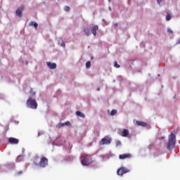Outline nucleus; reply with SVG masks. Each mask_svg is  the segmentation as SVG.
I'll use <instances>...</instances> for the list:
<instances>
[{
	"mask_svg": "<svg viewBox=\"0 0 180 180\" xmlns=\"http://www.w3.org/2000/svg\"><path fill=\"white\" fill-rule=\"evenodd\" d=\"M81 163L84 166H88L93 163V160L89 155L82 153L81 156Z\"/></svg>",
	"mask_w": 180,
	"mask_h": 180,
	"instance_id": "nucleus-2",
	"label": "nucleus"
},
{
	"mask_svg": "<svg viewBox=\"0 0 180 180\" xmlns=\"http://www.w3.org/2000/svg\"><path fill=\"white\" fill-rule=\"evenodd\" d=\"M176 135L174 134H171L169 136V140L167 141V150H172L174 149L176 146Z\"/></svg>",
	"mask_w": 180,
	"mask_h": 180,
	"instance_id": "nucleus-1",
	"label": "nucleus"
},
{
	"mask_svg": "<svg viewBox=\"0 0 180 180\" xmlns=\"http://www.w3.org/2000/svg\"><path fill=\"white\" fill-rule=\"evenodd\" d=\"M64 10L68 12V11H70V6H65Z\"/></svg>",
	"mask_w": 180,
	"mask_h": 180,
	"instance_id": "nucleus-22",
	"label": "nucleus"
},
{
	"mask_svg": "<svg viewBox=\"0 0 180 180\" xmlns=\"http://www.w3.org/2000/svg\"><path fill=\"white\" fill-rule=\"evenodd\" d=\"M99 29V27L97 25H94V27H91V33L94 34V37H96L97 30Z\"/></svg>",
	"mask_w": 180,
	"mask_h": 180,
	"instance_id": "nucleus-9",
	"label": "nucleus"
},
{
	"mask_svg": "<svg viewBox=\"0 0 180 180\" xmlns=\"http://www.w3.org/2000/svg\"><path fill=\"white\" fill-rule=\"evenodd\" d=\"M22 174V171H20V172H18V173H17V174H18V175H21Z\"/></svg>",
	"mask_w": 180,
	"mask_h": 180,
	"instance_id": "nucleus-27",
	"label": "nucleus"
},
{
	"mask_svg": "<svg viewBox=\"0 0 180 180\" xmlns=\"http://www.w3.org/2000/svg\"><path fill=\"white\" fill-rule=\"evenodd\" d=\"M129 134V129H124V131L122 132V137H127Z\"/></svg>",
	"mask_w": 180,
	"mask_h": 180,
	"instance_id": "nucleus-13",
	"label": "nucleus"
},
{
	"mask_svg": "<svg viewBox=\"0 0 180 180\" xmlns=\"http://www.w3.org/2000/svg\"><path fill=\"white\" fill-rule=\"evenodd\" d=\"M71 124L70 122H66L65 123H59L58 127V128H61L62 127H65V126H70Z\"/></svg>",
	"mask_w": 180,
	"mask_h": 180,
	"instance_id": "nucleus-12",
	"label": "nucleus"
},
{
	"mask_svg": "<svg viewBox=\"0 0 180 180\" xmlns=\"http://www.w3.org/2000/svg\"><path fill=\"white\" fill-rule=\"evenodd\" d=\"M8 142L10 144H18L19 141H18V139H17L15 138H9Z\"/></svg>",
	"mask_w": 180,
	"mask_h": 180,
	"instance_id": "nucleus-10",
	"label": "nucleus"
},
{
	"mask_svg": "<svg viewBox=\"0 0 180 180\" xmlns=\"http://www.w3.org/2000/svg\"><path fill=\"white\" fill-rule=\"evenodd\" d=\"M24 9H25L24 6H22L21 7L17 8V10L15 11L16 15L20 18L22 17V11H24Z\"/></svg>",
	"mask_w": 180,
	"mask_h": 180,
	"instance_id": "nucleus-8",
	"label": "nucleus"
},
{
	"mask_svg": "<svg viewBox=\"0 0 180 180\" xmlns=\"http://www.w3.org/2000/svg\"><path fill=\"white\" fill-rule=\"evenodd\" d=\"M136 124L140 127H147L146 122H143L136 121Z\"/></svg>",
	"mask_w": 180,
	"mask_h": 180,
	"instance_id": "nucleus-14",
	"label": "nucleus"
},
{
	"mask_svg": "<svg viewBox=\"0 0 180 180\" xmlns=\"http://www.w3.org/2000/svg\"><path fill=\"white\" fill-rule=\"evenodd\" d=\"M115 145L117 146H120V145H122V143L120 141H117V142H115Z\"/></svg>",
	"mask_w": 180,
	"mask_h": 180,
	"instance_id": "nucleus-24",
	"label": "nucleus"
},
{
	"mask_svg": "<svg viewBox=\"0 0 180 180\" xmlns=\"http://www.w3.org/2000/svg\"><path fill=\"white\" fill-rule=\"evenodd\" d=\"M167 33H169L170 34H173V31L171 29L167 28Z\"/></svg>",
	"mask_w": 180,
	"mask_h": 180,
	"instance_id": "nucleus-23",
	"label": "nucleus"
},
{
	"mask_svg": "<svg viewBox=\"0 0 180 180\" xmlns=\"http://www.w3.org/2000/svg\"><path fill=\"white\" fill-rule=\"evenodd\" d=\"M30 94H31V95L32 96H35L36 94L35 91H32V89H31V91H30Z\"/></svg>",
	"mask_w": 180,
	"mask_h": 180,
	"instance_id": "nucleus-25",
	"label": "nucleus"
},
{
	"mask_svg": "<svg viewBox=\"0 0 180 180\" xmlns=\"http://www.w3.org/2000/svg\"><path fill=\"white\" fill-rule=\"evenodd\" d=\"M102 21H103V22H105V20H104V19H102Z\"/></svg>",
	"mask_w": 180,
	"mask_h": 180,
	"instance_id": "nucleus-32",
	"label": "nucleus"
},
{
	"mask_svg": "<svg viewBox=\"0 0 180 180\" xmlns=\"http://www.w3.org/2000/svg\"><path fill=\"white\" fill-rule=\"evenodd\" d=\"M84 32L86 36L89 37L90 35V31L87 28L84 29Z\"/></svg>",
	"mask_w": 180,
	"mask_h": 180,
	"instance_id": "nucleus-16",
	"label": "nucleus"
},
{
	"mask_svg": "<svg viewBox=\"0 0 180 180\" xmlns=\"http://www.w3.org/2000/svg\"><path fill=\"white\" fill-rule=\"evenodd\" d=\"M171 19H172L171 14H167V17H166V20L169 21V20H171Z\"/></svg>",
	"mask_w": 180,
	"mask_h": 180,
	"instance_id": "nucleus-19",
	"label": "nucleus"
},
{
	"mask_svg": "<svg viewBox=\"0 0 180 180\" xmlns=\"http://www.w3.org/2000/svg\"><path fill=\"white\" fill-rule=\"evenodd\" d=\"M97 91H101V89H100V88H98V89H97Z\"/></svg>",
	"mask_w": 180,
	"mask_h": 180,
	"instance_id": "nucleus-30",
	"label": "nucleus"
},
{
	"mask_svg": "<svg viewBox=\"0 0 180 180\" xmlns=\"http://www.w3.org/2000/svg\"><path fill=\"white\" fill-rule=\"evenodd\" d=\"M25 64L27 65V64H28V62H26Z\"/></svg>",
	"mask_w": 180,
	"mask_h": 180,
	"instance_id": "nucleus-33",
	"label": "nucleus"
},
{
	"mask_svg": "<svg viewBox=\"0 0 180 180\" xmlns=\"http://www.w3.org/2000/svg\"><path fill=\"white\" fill-rule=\"evenodd\" d=\"M91 66V62L90 61H87V63H86V68H90Z\"/></svg>",
	"mask_w": 180,
	"mask_h": 180,
	"instance_id": "nucleus-20",
	"label": "nucleus"
},
{
	"mask_svg": "<svg viewBox=\"0 0 180 180\" xmlns=\"http://www.w3.org/2000/svg\"><path fill=\"white\" fill-rule=\"evenodd\" d=\"M30 26H34L35 28H37L38 24L35 22H30Z\"/></svg>",
	"mask_w": 180,
	"mask_h": 180,
	"instance_id": "nucleus-17",
	"label": "nucleus"
},
{
	"mask_svg": "<svg viewBox=\"0 0 180 180\" xmlns=\"http://www.w3.org/2000/svg\"><path fill=\"white\" fill-rule=\"evenodd\" d=\"M48 159L46 157H42L41 160H39V165L41 168H45L48 165Z\"/></svg>",
	"mask_w": 180,
	"mask_h": 180,
	"instance_id": "nucleus-4",
	"label": "nucleus"
},
{
	"mask_svg": "<svg viewBox=\"0 0 180 180\" xmlns=\"http://www.w3.org/2000/svg\"><path fill=\"white\" fill-rule=\"evenodd\" d=\"M35 165H38V164L36 163Z\"/></svg>",
	"mask_w": 180,
	"mask_h": 180,
	"instance_id": "nucleus-35",
	"label": "nucleus"
},
{
	"mask_svg": "<svg viewBox=\"0 0 180 180\" xmlns=\"http://www.w3.org/2000/svg\"><path fill=\"white\" fill-rule=\"evenodd\" d=\"M114 27H117V23H115V24H114Z\"/></svg>",
	"mask_w": 180,
	"mask_h": 180,
	"instance_id": "nucleus-29",
	"label": "nucleus"
},
{
	"mask_svg": "<svg viewBox=\"0 0 180 180\" xmlns=\"http://www.w3.org/2000/svg\"><path fill=\"white\" fill-rule=\"evenodd\" d=\"M132 158V155L131 153H124L120 155L119 158L120 160H127Z\"/></svg>",
	"mask_w": 180,
	"mask_h": 180,
	"instance_id": "nucleus-6",
	"label": "nucleus"
},
{
	"mask_svg": "<svg viewBox=\"0 0 180 180\" xmlns=\"http://www.w3.org/2000/svg\"><path fill=\"white\" fill-rule=\"evenodd\" d=\"M117 114V110H112L110 112V115L114 116Z\"/></svg>",
	"mask_w": 180,
	"mask_h": 180,
	"instance_id": "nucleus-18",
	"label": "nucleus"
},
{
	"mask_svg": "<svg viewBox=\"0 0 180 180\" xmlns=\"http://www.w3.org/2000/svg\"><path fill=\"white\" fill-rule=\"evenodd\" d=\"M114 67L115 68H120V65H117V61H115L114 62Z\"/></svg>",
	"mask_w": 180,
	"mask_h": 180,
	"instance_id": "nucleus-21",
	"label": "nucleus"
},
{
	"mask_svg": "<svg viewBox=\"0 0 180 180\" xmlns=\"http://www.w3.org/2000/svg\"><path fill=\"white\" fill-rule=\"evenodd\" d=\"M129 169H127L124 167H121L120 169H117V174L122 176L124 174L129 173Z\"/></svg>",
	"mask_w": 180,
	"mask_h": 180,
	"instance_id": "nucleus-5",
	"label": "nucleus"
},
{
	"mask_svg": "<svg viewBox=\"0 0 180 180\" xmlns=\"http://www.w3.org/2000/svg\"><path fill=\"white\" fill-rule=\"evenodd\" d=\"M108 1H110V0H108Z\"/></svg>",
	"mask_w": 180,
	"mask_h": 180,
	"instance_id": "nucleus-36",
	"label": "nucleus"
},
{
	"mask_svg": "<svg viewBox=\"0 0 180 180\" xmlns=\"http://www.w3.org/2000/svg\"><path fill=\"white\" fill-rule=\"evenodd\" d=\"M112 143V139L110 138H103L101 141V145H109Z\"/></svg>",
	"mask_w": 180,
	"mask_h": 180,
	"instance_id": "nucleus-7",
	"label": "nucleus"
},
{
	"mask_svg": "<svg viewBox=\"0 0 180 180\" xmlns=\"http://www.w3.org/2000/svg\"><path fill=\"white\" fill-rule=\"evenodd\" d=\"M46 65H48V67L51 70H54L57 68V65L56 63H51L50 62H46Z\"/></svg>",
	"mask_w": 180,
	"mask_h": 180,
	"instance_id": "nucleus-11",
	"label": "nucleus"
},
{
	"mask_svg": "<svg viewBox=\"0 0 180 180\" xmlns=\"http://www.w3.org/2000/svg\"><path fill=\"white\" fill-rule=\"evenodd\" d=\"M41 136L40 132H39L38 133V136Z\"/></svg>",
	"mask_w": 180,
	"mask_h": 180,
	"instance_id": "nucleus-31",
	"label": "nucleus"
},
{
	"mask_svg": "<svg viewBox=\"0 0 180 180\" xmlns=\"http://www.w3.org/2000/svg\"><path fill=\"white\" fill-rule=\"evenodd\" d=\"M61 46H62V47H64V48L65 47V42H64L63 40H62Z\"/></svg>",
	"mask_w": 180,
	"mask_h": 180,
	"instance_id": "nucleus-26",
	"label": "nucleus"
},
{
	"mask_svg": "<svg viewBox=\"0 0 180 180\" xmlns=\"http://www.w3.org/2000/svg\"><path fill=\"white\" fill-rule=\"evenodd\" d=\"M109 9H110V11H112V8H110H110H109Z\"/></svg>",
	"mask_w": 180,
	"mask_h": 180,
	"instance_id": "nucleus-34",
	"label": "nucleus"
},
{
	"mask_svg": "<svg viewBox=\"0 0 180 180\" xmlns=\"http://www.w3.org/2000/svg\"><path fill=\"white\" fill-rule=\"evenodd\" d=\"M26 105L30 109L35 110L37 109L38 104L34 98L29 97L28 99H27Z\"/></svg>",
	"mask_w": 180,
	"mask_h": 180,
	"instance_id": "nucleus-3",
	"label": "nucleus"
},
{
	"mask_svg": "<svg viewBox=\"0 0 180 180\" xmlns=\"http://www.w3.org/2000/svg\"><path fill=\"white\" fill-rule=\"evenodd\" d=\"M75 114H76V115H77V116H79V117H82V118H84V117H85L84 114H83V113H82V112H80V111H76Z\"/></svg>",
	"mask_w": 180,
	"mask_h": 180,
	"instance_id": "nucleus-15",
	"label": "nucleus"
},
{
	"mask_svg": "<svg viewBox=\"0 0 180 180\" xmlns=\"http://www.w3.org/2000/svg\"><path fill=\"white\" fill-rule=\"evenodd\" d=\"M162 1V0H157V2H158V4H161V2Z\"/></svg>",
	"mask_w": 180,
	"mask_h": 180,
	"instance_id": "nucleus-28",
	"label": "nucleus"
}]
</instances>
